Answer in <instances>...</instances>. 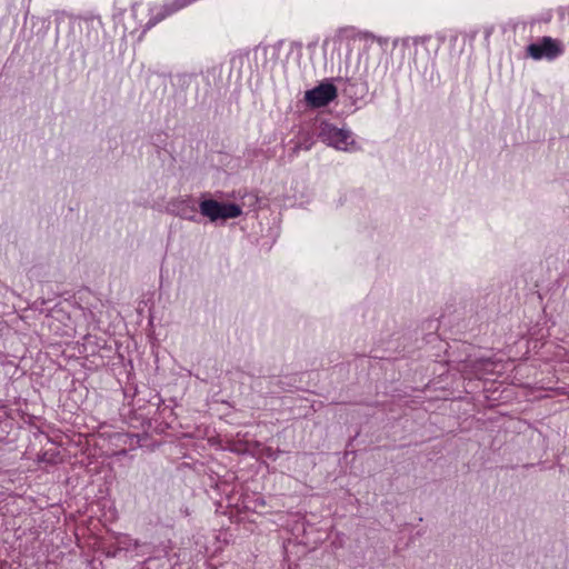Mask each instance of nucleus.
<instances>
[{"label": "nucleus", "mask_w": 569, "mask_h": 569, "mask_svg": "<svg viewBox=\"0 0 569 569\" xmlns=\"http://www.w3.org/2000/svg\"><path fill=\"white\" fill-rule=\"evenodd\" d=\"M200 213L209 218L211 221L219 219H232L242 214V209L233 202H219L213 199L202 200L199 204Z\"/></svg>", "instance_id": "1"}, {"label": "nucleus", "mask_w": 569, "mask_h": 569, "mask_svg": "<svg viewBox=\"0 0 569 569\" xmlns=\"http://www.w3.org/2000/svg\"><path fill=\"white\" fill-rule=\"evenodd\" d=\"M319 138L326 144L343 151H348L350 146L356 144L349 130L340 129L328 122L321 123Z\"/></svg>", "instance_id": "2"}, {"label": "nucleus", "mask_w": 569, "mask_h": 569, "mask_svg": "<svg viewBox=\"0 0 569 569\" xmlns=\"http://www.w3.org/2000/svg\"><path fill=\"white\" fill-rule=\"evenodd\" d=\"M526 51L535 60H555L563 53L565 49L560 40L546 36L538 42L530 43Z\"/></svg>", "instance_id": "3"}, {"label": "nucleus", "mask_w": 569, "mask_h": 569, "mask_svg": "<svg viewBox=\"0 0 569 569\" xmlns=\"http://www.w3.org/2000/svg\"><path fill=\"white\" fill-rule=\"evenodd\" d=\"M338 96L336 86L329 82H322L311 90L306 91L305 101L311 108H321L328 106Z\"/></svg>", "instance_id": "4"}, {"label": "nucleus", "mask_w": 569, "mask_h": 569, "mask_svg": "<svg viewBox=\"0 0 569 569\" xmlns=\"http://www.w3.org/2000/svg\"><path fill=\"white\" fill-rule=\"evenodd\" d=\"M465 363L466 365H465L463 371L466 370L467 367H470L471 372L475 375H478L480 371L486 369L487 365L492 363V362L486 358H478V359H473V360H471V359L466 360Z\"/></svg>", "instance_id": "5"}, {"label": "nucleus", "mask_w": 569, "mask_h": 569, "mask_svg": "<svg viewBox=\"0 0 569 569\" xmlns=\"http://www.w3.org/2000/svg\"><path fill=\"white\" fill-rule=\"evenodd\" d=\"M419 43V38H405L400 41L401 50L405 52L409 50L411 44L417 46Z\"/></svg>", "instance_id": "6"}, {"label": "nucleus", "mask_w": 569, "mask_h": 569, "mask_svg": "<svg viewBox=\"0 0 569 569\" xmlns=\"http://www.w3.org/2000/svg\"><path fill=\"white\" fill-rule=\"evenodd\" d=\"M312 146V142H309L308 140H306L305 142L302 143H297L293 149H292V153L297 154L299 152L300 149H303V150H309Z\"/></svg>", "instance_id": "7"}, {"label": "nucleus", "mask_w": 569, "mask_h": 569, "mask_svg": "<svg viewBox=\"0 0 569 569\" xmlns=\"http://www.w3.org/2000/svg\"><path fill=\"white\" fill-rule=\"evenodd\" d=\"M398 43H399V40H396V41L393 42V46H395V47H397V46H398Z\"/></svg>", "instance_id": "8"}]
</instances>
